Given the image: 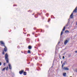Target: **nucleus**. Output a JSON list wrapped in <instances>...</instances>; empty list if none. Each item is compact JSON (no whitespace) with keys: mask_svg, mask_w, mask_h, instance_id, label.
<instances>
[{"mask_svg":"<svg viewBox=\"0 0 77 77\" xmlns=\"http://www.w3.org/2000/svg\"><path fill=\"white\" fill-rule=\"evenodd\" d=\"M28 48L29 50H30V49H32V46H29Z\"/></svg>","mask_w":77,"mask_h":77,"instance_id":"12","label":"nucleus"},{"mask_svg":"<svg viewBox=\"0 0 77 77\" xmlns=\"http://www.w3.org/2000/svg\"><path fill=\"white\" fill-rule=\"evenodd\" d=\"M6 68L5 67L4 68H3L2 70V71H5V69H6Z\"/></svg>","mask_w":77,"mask_h":77,"instance_id":"15","label":"nucleus"},{"mask_svg":"<svg viewBox=\"0 0 77 77\" xmlns=\"http://www.w3.org/2000/svg\"><path fill=\"white\" fill-rule=\"evenodd\" d=\"M66 64V61H64V63H63L62 65V69H63V66L65 65Z\"/></svg>","mask_w":77,"mask_h":77,"instance_id":"3","label":"nucleus"},{"mask_svg":"<svg viewBox=\"0 0 77 77\" xmlns=\"http://www.w3.org/2000/svg\"><path fill=\"white\" fill-rule=\"evenodd\" d=\"M63 69H64V70H65L68 71V70H69V69L68 67H64V68H63Z\"/></svg>","mask_w":77,"mask_h":77,"instance_id":"4","label":"nucleus"},{"mask_svg":"<svg viewBox=\"0 0 77 77\" xmlns=\"http://www.w3.org/2000/svg\"><path fill=\"white\" fill-rule=\"evenodd\" d=\"M77 8H75V9L73 11V12H75V13H77Z\"/></svg>","mask_w":77,"mask_h":77,"instance_id":"9","label":"nucleus"},{"mask_svg":"<svg viewBox=\"0 0 77 77\" xmlns=\"http://www.w3.org/2000/svg\"><path fill=\"white\" fill-rule=\"evenodd\" d=\"M66 27V26H64L62 31L61 32V34H60V37H61L62 35H63V31H65V28Z\"/></svg>","mask_w":77,"mask_h":77,"instance_id":"2","label":"nucleus"},{"mask_svg":"<svg viewBox=\"0 0 77 77\" xmlns=\"http://www.w3.org/2000/svg\"><path fill=\"white\" fill-rule=\"evenodd\" d=\"M62 62H63L62 61H61V63H62Z\"/></svg>","mask_w":77,"mask_h":77,"instance_id":"27","label":"nucleus"},{"mask_svg":"<svg viewBox=\"0 0 77 77\" xmlns=\"http://www.w3.org/2000/svg\"><path fill=\"white\" fill-rule=\"evenodd\" d=\"M23 72H24V70H22L21 71H20L19 73L20 74H23Z\"/></svg>","mask_w":77,"mask_h":77,"instance_id":"7","label":"nucleus"},{"mask_svg":"<svg viewBox=\"0 0 77 77\" xmlns=\"http://www.w3.org/2000/svg\"><path fill=\"white\" fill-rule=\"evenodd\" d=\"M5 65H6V63H4V66H5Z\"/></svg>","mask_w":77,"mask_h":77,"instance_id":"25","label":"nucleus"},{"mask_svg":"<svg viewBox=\"0 0 77 77\" xmlns=\"http://www.w3.org/2000/svg\"><path fill=\"white\" fill-rule=\"evenodd\" d=\"M50 21V19H49L48 20V22H49Z\"/></svg>","mask_w":77,"mask_h":77,"instance_id":"21","label":"nucleus"},{"mask_svg":"<svg viewBox=\"0 0 77 77\" xmlns=\"http://www.w3.org/2000/svg\"><path fill=\"white\" fill-rule=\"evenodd\" d=\"M72 15H73V13H72L70 16V18H73Z\"/></svg>","mask_w":77,"mask_h":77,"instance_id":"8","label":"nucleus"},{"mask_svg":"<svg viewBox=\"0 0 77 77\" xmlns=\"http://www.w3.org/2000/svg\"><path fill=\"white\" fill-rule=\"evenodd\" d=\"M76 25H77V22L76 23Z\"/></svg>","mask_w":77,"mask_h":77,"instance_id":"28","label":"nucleus"},{"mask_svg":"<svg viewBox=\"0 0 77 77\" xmlns=\"http://www.w3.org/2000/svg\"><path fill=\"white\" fill-rule=\"evenodd\" d=\"M69 31L68 30H66L65 31V33H68Z\"/></svg>","mask_w":77,"mask_h":77,"instance_id":"16","label":"nucleus"},{"mask_svg":"<svg viewBox=\"0 0 77 77\" xmlns=\"http://www.w3.org/2000/svg\"><path fill=\"white\" fill-rule=\"evenodd\" d=\"M60 43V42H59L58 43V44H59Z\"/></svg>","mask_w":77,"mask_h":77,"instance_id":"29","label":"nucleus"},{"mask_svg":"<svg viewBox=\"0 0 77 77\" xmlns=\"http://www.w3.org/2000/svg\"><path fill=\"white\" fill-rule=\"evenodd\" d=\"M68 21L69 22V21L70 20V19H68Z\"/></svg>","mask_w":77,"mask_h":77,"instance_id":"22","label":"nucleus"},{"mask_svg":"<svg viewBox=\"0 0 77 77\" xmlns=\"http://www.w3.org/2000/svg\"><path fill=\"white\" fill-rule=\"evenodd\" d=\"M28 53L29 54H30V53H31L30 51V50H28Z\"/></svg>","mask_w":77,"mask_h":77,"instance_id":"18","label":"nucleus"},{"mask_svg":"<svg viewBox=\"0 0 77 77\" xmlns=\"http://www.w3.org/2000/svg\"><path fill=\"white\" fill-rule=\"evenodd\" d=\"M0 42V44H1V45H5V43H4L3 42V41H1Z\"/></svg>","mask_w":77,"mask_h":77,"instance_id":"10","label":"nucleus"},{"mask_svg":"<svg viewBox=\"0 0 77 77\" xmlns=\"http://www.w3.org/2000/svg\"><path fill=\"white\" fill-rule=\"evenodd\" d=\"M64 58H65V57L64 56H63V59Z\"/></svg>","mask_w":77,"mask_h":77,"instance_id":"23","label":"nucleus"},{"mask_svg":"<svg viewBox=\"0 0 77 77\" xmlns=\"http://www.w3.org/2000/svg\"><path fill=\"white\" fill-rule=\"evenodd\" d=\"M6 71H8V66H7L6 69Z\"/></svg>","mask_w":77,"mask_h":77,"instance_id":"19","label":"nucleus"},{"mask_svg":"<svg viewBox=\"0 0 77 77\" xmlns=\"http://www.w3.org/2000/svg\"><path fill=\"white\" fill-rule=\"evenodd\" d=\"M2 65V63L0 62V66H1Z\"/></svg>","mask_w":77,"mask_h":77,"instance_id":"24","label":"nucleus"},{"mask_svg":"<svg viewBox=\"0 0 77 77\" xmlns=\"http://www.w3.org/2000/svg\"><path fill=\"white\" fill-rule=\"evenodd\" d=\"M28 69V71H29V69Z\"/></svg>","mask_w":77,"mask_h":77,"instance_id":"31","label":"nucleus"},{"mask_svg":"<svg viewBox=\"0 0 77 77\" xmlns=\"http://www.w3.org/2000/svg\"><path fill=\"white\" fill-rule=\"evenodd\" d=\"M75 53H77V51H75Z\"/></svg>","mask_w":77,"mask_h":77,"instance_id":"26","label":"nucleus"},{"mask_svg":"<svg viewBox=\"0 0 77 77\" xmlns=\"http://www.w3.org/2000/svg\"><path fill=\"white\" fill-rule=\"evenodd\" d=\"M23 73L24 74V75H26V72H24Z\"/></svg>","mask_w":77,"mask_h":77,"instance_id":"17","label":"nucleus"},{"mask_svg":"<svg viewBox=\"0 0 77 77\" xmlns=\"http://www.w3.org/2000/svg\"><path fill=\"white\" fill-rule=\"evenodd\" d=\"M14 6H15V5H14Z\"/></svg>","mask_w":77,"mask_h":77,"instance_id":"32","label":"nucleus"},{"mask_svg":"<svg viewBox=\"0 0 77 77\" xmlns=\"http://www.w3.org/2000/svg\"><path fill=\"white\" fill-rule=\"evenodd\" d=\"M68 42V41L67 40L65 41L64 42V44L65 45H66V44H67Z\"/></svg>","mask_w":77,"mask_h":77,"instance_id":"11","label":"nucleus"},{"mask_svg":"<svg viewBox=\"0 0 77 77\" xmlns=\"http://www.w3.org/2000/svg\"><path fill=\"white\" fill-rule=\"evenodd\" d=\"M2 54H5V52H4V51H3L2 52Z\"/></svg>","mask_w":77,"mask_h":77,"instance_id":"20","label":"nucleus"},{"mask_svg":"<svg viewBox=\"0 0 77 77\" xmlns=\"http://www.w3.org/2000/svg\"><path fill=\"white\" fill-rule=\"evenodd\" d=\"M69 21H68V22L67 23V24L66 25V26H65L66 27V26H69Z\"/></svg>","mask_w":77,"mask_h":77,"instance_id":"13","label":"nucleus"},{"mask_svg":"<svg viewBox=\"0 0 77 77\" xmlns=\"http://www.w3.org/2000/svg\"><path fill=\"white\" fill-rule=\"evenodd\" d=\"M4 46L5 47V48H4V51H5V52H6V51H7V48L4 45Z\"/></svg>","mask_w":77,"mask_h":77,"instance_id":"5","label":"nucleus"},{"mask_svg":"<svg viewBox=\"0 0 77 77\" xmlns=\"http://www.w3.org/2000/svg\"><path fill=\"white\" fill-rule=\"evenodd\" d=\"M66 73H64L63 74V76H64V77L65 76H66Z\"/></svg>","mask_w":77,"mask_h":77,"instance_id":"14","label":"nucleus"},{"mask_svg":"<svg viewBox=\"0 0 77 77\" xmlns=\"http://www.w3.org/2000/svg\"><path fill=\"white\" fill-rule=\"evenodd\" d=\"M8 66L9 67V69H12V67L11 66V65L10 63H8Z\"/></svg>","mask_w":77,"mask_h":77,"instance_id":"6","label":"nucleus"},{"mask_svg":"<svg viewBox=\"0 0 77 77\" xmlns=\"http://www.w3.org/2000/svg\"><path fill=\"white\" fill-rule=\"evenodd\" d=\"M5 59L7 63H9V58H8V55L7 54H6L5 55Z\"/></svg>","mask_w":77,"mask_h":77,"instance_id":"1","label":"nucleus"},{"mask_svg":"<svg viewBox=\"0 0 77 77\" xmlns=\"http://www.w3.org/2000/svg\"><path fill=\"white\" fill-rule=\"evenodd\" d=\"M32 34H33V35H34V33H32Z\"/></svg>","mask_w":77,"mask_h":77,"instance_id":"30","label":"nucleus"}]
</instances>
